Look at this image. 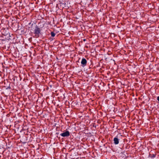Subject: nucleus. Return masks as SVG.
I'll return each instance as SVG.
<instances>
[{
    "instance_id": "obj_7",
    "label": "nucleus",
    "mask_w": 159,
    "mask_h": 159,
    "mask_svg": "<svg viewBox=\"0 0 159 159\" xmlns=\"http://www.w3.org/2000/svg\"><path fill=\"white\" fill-rule=\"evenodd\" d=\"M156 155V154H150L149 157L151 158H154V157H155Z\"/></svg>"
},
{
    "instance_id": "obj_4",
    "label": "nucleus",
    "mask_w": 159,
    "mask_h": 159,
    "mask_svg": "<svg viewBox=\"0 0 159 159\" xmlns=\"http://www.w3.org/2000/svg\"><path fill=\"white\" fill-rule=\"evenodd\" d=\"M81 63L83 66L84 67L86 65L87 61L85 58H83Z\"/></svg>"
},
{
    "instance_id": "obj_8",
    "label": "nucleus",
    "mask_w": 159,
    "mask_h": 159,
    "mask_svg": "<svg viewBox=\"0 0 159 159\" xmlns=\"http://www.w3.org/2000/svg\"><path fill=\"white\" fill-rule=\"evenodd\" d=\"M51 34L52 36L53 37H54L55 35V34L53 32H52L51 33Z\"/></svg>"
},
{
    "instance_id": "obj_10",
    "label": "nucleus",
    "mask_w": 159,
    "mask_h": 159,
    "mask_svg": "<svg viewBox=\"0 0 159 159\" xmlns=\"http://www.w3.org/2000/svg\"><path fill=\"white\" fill-rule=\"evenodd\" d=\"M33 51H34V52H35V50H33Z\"/></svg>"
},
{
    "instance_id": "obj_2",
    "label": "nucleus",
    "mask_w": 159,
    "mask_h": 159,
    "mask_svg": "<svg viewBox=\"0 0 159 159\" xmlns=\"http://www.w3.org/2000/svg\"><path fill=\"white\" fill-rule=\"evenodd\" d=\"M34 34H35V36L38 37L40 33V29L39 28L36 27L34 30Z\"/></svg>"
},
{
    "instance_id": "obj_9",
    "label": "nucleus",
    "mask_w": 159,
    "mask_h": 159,
    "mask_svg": "<svg viewBox=\"0 0 159 159\" xmlns=\"http://www.w3.org/2000/svg\"><path fill=\"white\" fill-rule=\"evenodd\" d=\"M112 53V52L110 51H108L107 52V54L108 55H110Z\"/></svg>"
},
{
    "instance_id": "obj_3",
    "label": "nucleus",
    "mask_w": 159,
    "mask_h": 159,
    "mask_svg": "<svg viewBox=\"0 0 159 159\" xmlns=\"http://www.w3.org/2000/svg\"><path fill=\"white\" fill-rule=\"evenodd\" d=\"M60 135L63 137H68L70 136V133L68 131H67L60 134Z\"/></svg>"
},
{
    "instance_id": "obj_5",
    "label": "nucleus",
    "mask_w": 159,
    "mask_h": 159,
    "mask_svg": "<svg viewBox=\"0 0 159 159\" xmlns=\"http://www.w3.org/2000/svg\"><path fill=\"white\" fill-rule=\"evenodd\" d=\"M120 54H121L124 55L123 54L127 55L128 54H129V50H120Z\"/></svg>"
},
{
    "instance_id": "obj_6",
    "label": "nucleus",
    "mask_w": 159,
    "mask_h": 159,
    "mask_svg": "<svg viewBox=\"0 0 159 159\" xmlns=\"http://www.w3.org/2000/svg\"><path fill=\"white\" fill-rule=\"evenodd\" d=\"M113 141L114 144L116 145L118 144L119 143V139L116 137L114 138Z\"/></svg>"
},
{
    "instance_id": "obj_1",
    "label": "nucleus",
    "mask_w": 159,
    "mask_h": 159,
    "mask_svg": "<svg viewBox=\"0 0 159 159\" xmlns=\"http://www.w3.org/2000/svg\"><path fill=\"white\" fill-rule=\"evenodd\" d=\"M13 55L15 57H19L20 55L19 50H12V52Z\"/></svg>"
}]
</instances>
